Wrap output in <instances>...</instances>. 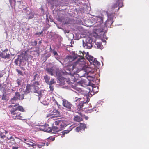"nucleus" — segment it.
<instances>
[{
  "instance_id": "6ab92c4d",
  "label": "nucleus",
  "mask_w": 149,
  "mask_h": 149,
  "mask_svg": "<svg viewBox=\"0 0 149 149\" xmlns=\"http://www.w3.org/2000/svg\"><path fill=\"white\" fill-rule=\"evenodd\" d=\"M81 84L82 85H83L88 86L90 84V81L89 80H87L86 79H83L81 81Z\"/></svg>"
},
{
  "instance_id": "2f4dec72",
  "label": "nucleus",
  "mask_w": 149,
  "mask_h": 149,
  "mask_svg": "<svg viewBox=\"0 0 149 149\" xmlns=\"http://www.w3.org/2000/svg\"><path fill=\"white\" fill-rule=\"evenodd\" d=\"M56 83V82L54 81V79H51L50 81L49 82V84H48L52 85L53 84H55Z\"/></svg>"
},
{
  "instance_id": "58836bf2",
  "label": "nucleus",
  "mask_w": 149,
  "mask_h": 149,
  "mask_svg": "<svg viewBox=\"0 0 149 149\" xmlns=\"http://www.w3.org/2000/svg\"><path fill=\"white\" fill-rule=\"evenodd\" d=\"M31 45L33 46H36L37 44V41L35 40L33 42H31Z\"/></svg>"
},
{
  "instance_id": "7c9ffc66",
  "label": "nucleus",
  "mask_w": 149,
  "mask_h": 149,
  "mask_svg": "<svg viewBox=\"0 0 149 149\" xmlns=\"http://www.w3.org/2000/svg\"><path fill=\"white\" fill-rule=\"evenodd\" d=\"M44 91L43 90H41L40 91H39V90H38V91L36 93H38V97H39V98L40 99V97L42 96V93L44 92Z\"/></svg>"
},
{
  "instance_id": "6e6552de",
  "label": "nucleus",
  "mask_w": 149,
  "mask_h": 149,
  "mask_svg": "<svg viewBox=\"0 0 149 149\" xmlns=\"http://www.w3.org/2000/svg\"><path fill=\"white\" fill-rule=\"evenodd\" d=\"M61 113L57 109H55L53 110L51 113V114H48L47 117H50L51 118L60 117L61 116Z\"/></svg>"
},
{
  "instance_id": "603ef678",
  "label": "nucleus",
  "mask_w": 149,
  "mask_h": 149,
  "mask_svg": "<svg viewBox=\"0 0 149 149\" xmlns=\"http://www.w3.org/2000/svg\"><path fill=\"white\" fill-rule=\"evenodd\" d=\"M42 33V31L40 32H39L38 33H36V35H38L39 34H41Z\"/></svg>"
},
{
  "instance_id": "5701e85b",
  "label": "nucleus",
  "mask_w": 149,
  "mask_h": 149,
  "mask_svg": "<svg viewBox=\"0 0 149 149\" xmlns=\"http://www.w3.org/2000/svg\"><path fill=\"white\" fill-rule=\"evenodd\" d=\"M92 64L96 67L99 66L100 65V63L95 58Z\"/></svg>"
},
{
  "instance_id": "a18cd8bd",
  "label": "nucleus",
  "mask_w": 149,
  "mask_h": 149,
  "mask_svg": "<svg viewBox=\"0 0 149 149\" xmlns=\"http://www.w3.org/2000/svg\"><path fill=\"white\" fill-rule=\"evenodd\" d=\"M53 54L54 55H57L58 54L57 52L56 51H54L53 52Z\"/></svg>"
},
{
  "instance_id": "473e14b6",
  "label": "nucleus",
  "mask_w": 149,
  "mask_h": 149,
  "mask_svg": "<svg viewBox=\"0 0 149 149\" xmlns=\"http://www.w3.org/2000/svg\"><path fill=\"white\" fill-rule=\"evenodd\" d=\"M97 21L98 20H100L99 21L100 22V24L102 23L103 22L102 17H97Z\"/></svg>"
},
{
  "instance_id": "f03ea898",
  "label": "nucleus",
  "mask_w": 149,
  "mask_h": 149,
  "mask_svg": "<svg viewBox=\"0 0 149 149\" xmlns=\"http://www.w3.org/2000/svg\"><path fill=\"white\" fill-rule=\"evenodd\" d=\"M88 90V91H86V90H84L80 93V94L84 95V97L83 98L75 97V102H77V103H79L77 106L79 110L83 109V107L84 104H86L89 101L90 99L88 97V93L90 91L89 89Z\"/></svg>"
},
{
  "instance_id": "c85d7f7f",
  "label": "nucleus",
  "mask_w": 149,
  "mask_h": 149,
  "mask_svg": "<svg viewBox=\"0 0 149 149\" xmlns=\"http://www.w3.org/2000/svg\"><path fill=\"white\" fill-rule=\"evenodd\" d=\"M6 84H4L3 85V86L1 84V86L0 87V89L1 91H2L3 92H5L6 88Z\"/></svg>"
},
{
  "instance_id": "20e7f679",
  "label": "nucleus",
  "mask_w": 149,
  "mask_h": 149,
  "mask_svg": "<svg viewBox=\"0 0 149 149\" xmlns=\"http://www.w3.org/2000/svg\"><path fill=\"white\" fill-rule=\"evenodd\" d=\"M62 72L63 73L61 74V75L58 74V76L57 77V79L60 81V83L61 85H64V84H69L70 82V81L69 79L65 77L66 75H67L68 72L65 71H62Z\"/></svg>"
},
{
  "instance_id": "c756f323",
  "label": "nucleus",
  "mask_w": 149,
  "mask_h": 149,
  "mask_svg": "<svg viewBox=\"0 0 149 149\" xmlns=\"http://www.w3.org/2000/svg\"><path fill=\"white\" fill-rule=\"evenodd\" d=\"M61 120H58L56 121H55L54 123V124H53L54 125H56V126H59V127L60 126V125L61 124Z\"/></svg>"
},
{
  "instance_id": "72a5a7b5",
  "label": "nucleus",
  "mask_w": 149,
  "mask_h": 149,
  "mask_svg": "<svg viewBox=\"0 0 149 149\" xmlns=\"http://www.w3.org/2000/svg\"><path fill=\"white\" fill-rule=\"evenodd\" d=\"M16 71L18 72V74H19L21 76H23V74L22 72L20 70L17 69L16 70Z\"/></svg>"
},
{
  "instance_id": "13d9d810",
  "label": "nucleus",
  "mask_w": 149,
  "mask_h": 149,
  "mask_svg": "<svg viewBox=\"0 0 149 149\" xmlns=\"http://www.w3.org/2000/svg\"><path fill=\"white\" fill-rule=\"evenodd\" d=\"M1 84H0V87H1Z\"/></svg>"
},
{
  "instance_id": "052dcab7",
  "label": "nucleus",
  "mask_w": 149,
  "mask_h": 149,
  "mask_svg": "<svg viewBox=\"0 0 149 149\" xmlns=\"http://www.w3.org/2000/svg\"><path fill=\"white\" fill-rule=\"evenodd\" d=\"M8 149V148H6V149Z\"/></svg>"
},
{
  "instance_id": "4c0bfd02",
  "label": "nucleus",
  "mask_w": 149,
  "mask_h": 149,
  "mask_svg": "<svg viewBox=\"0 0 149 149\" xmlns=\"http://www.w3.org/2000/svg\"><path fill=\"white\" fill-rule=\"evenodd\" d=\"M81 130V129L80 126H78L75 128V130L76 132H79Z\"/></svg>"
},
{
  "instance_id": "f3484780",
  "label": "nucleus",
  "mask_w": 149,
  "mask_h": 149,
  "mask_svg": "<svg viewBox=\"0 0 149 149\" xmlns=\"http://www.w3.org/2000/svg\"><path fill=\"white\" fill-rule=\"evenodd\" d=\"M89 73L87 76V79L89 81H91L93 80V79L95 78V74L93 73L92 75H90Z\"/></svg>"
},
{
  "instance_id": "9d476101",
  "label": "nucleus",
  "mask_w": 149,
  "mask_h": 149,
  "mask_svg": "<svg viewBox=\"0 0 149 149\" xmlns=\"http://www.w3.org/2000/svg\"><path fill=\"white\" fill-rule=\"evenodd\" d=\"M15 93V96L10 100L12 104H13L12 102L13 100L16 101L18 100H22L24 99V95H22L21 96L19 93L18 92H16Z\"/></svg>"
},
{
  "instance_id": "864d4df0",
  "label": "nucleus",
  "mask_w": 149,
  "mask_h": 149,
  "mask_svg": "<svg viewBox=\"0 0 149 149\" xmlns=\"http://www.w3.org/2000/svg\"><path fill=\"white\" fill-rule=\"evenodd\" d=\"M55 103H56V104L57 105H58V102L56 101H55Z\"/></svg>"
},
{
  "instance_id": "2eb2a0df",
  "label": "nucleus",
  "mask_w": 149,
  "mask_h": 149,
  "mask_svg": "<svg viewBox=\"0 0 149 149\" xmlns=\"http://www.w3.org/2000/svg\"><path fill=\"white\" fill-rule=\"evenodd\" d=\"M75 127V126L73 125H72L70 127V130H65L62 131L61 132L62 133L61 135V137H64L65 135V134L68 133L70 131H71Z\"/></svg>"
},
{
  "instance_id": "a878e982",
  "label": "nucleus",
  "mask_w": 149,
  "mask_h": 149,
  "mask_svg": "<svg viewBox=\"0 0 149 149\" xmlns=\"http://www.w3.org/2000/svg\"><path fill=\"white\" fill-rule=\"evenodd\" d=\"M112 20V19L111 20L110 19H109V18H108L105 24L106 26H108V24H109V25L111 26L113 23V22Z\"/></svg>"
},
{
  "instance_id": "c03bdc74",
  "label": "nucleus",
  "mask_w": 149,
  "mask_h": 149,
  "mask_svg": "<svg viewBox=\"0 0 149 149\" xmlns=\"http://www.w3.org/2000/svg\"><path fill=\"white\" fill-rule=\"evenodd\" d=\"M19 59L17 58V59H16L15 60V63L16 65H18V61H19Z\"/></svg>"
},
{
  "instance_id": "aec40b11",
  "label": "nucleus",
  "mask_w": 149,
  "mask_h": 149,
  "mask_svg": "<svg viewBox=\"0 0 149 149\" xmlns=\"http://www.w3.org/2000/svg\"><path fill=\"white\" fill-rule=\"evenodd\" d=\"M33 141L30 139V141L28 142H24L26 144L29 145L33 147L34 148V146H36V145L35 143H34L33 142Z\"/></svg>"
},
{
  "instance_id": "423d86ee",
  "label": "nucleus",
  "mask_w": 149,
  "mask_h": 149,
  "mask_svg": "<svg viewBox=\"0 0 149 149\" xmlns=\"http://www.w3.org/2000/svg\"><path fill=\"white\" fill-rule=\"evenodd\" d=\"M62 105L65 107L67 111H73L75 109L74 106L68 101L66 99L62 100Z\"/></svg>"
},
{
  "instance_id": "bb28decb",
  "label": "nucleus",
  "mask_w": 149,
  "mask_h": 149,
  "mask_svg": "<svg viewBox=\"0 0 149 149\" xmlns=\"http://www.w3.org/2000/svg\"><path fill=\"white\" fill-rule=\"evenodd\" d=\"M44 79L45 80V81L46 83L48 84H49V81L50 79V77L46 75L44 77Z\"/></svg>"
},
{
  "instance_id": "412c9836",
  "label": "nucleus",
  "mask_w": 149,
  "mask_h": 149,
  "mask_svg": "<svg viewBox=\"0 0 149 149\" xmlns=\"http://www.w3.org/2000/svg\"><path fill=\"white\" fill-rule=\"evenodd\" d=\"M59 126H55L53 124L52 126V131L53 130V131H57L60 130V128Z\"/></svg>"
},
{
  "instance_id": "49530a36",
  "label": "nucleus",
  "mask_w": 149,
  "mask_h": 149,
  "mask_svg": "<svg viewBox=\"0 0 149 149\" xmlns=\"http://www.w3.org/2000/svg\"><path fill=\"white\" fill-rule=\"evenodd\" d=\"M18 146H13L12 148V149H18Z\"/></svg>"
},
{
  "instance_id": "4d7b16f0",
  "label": "nucleus",
  "mask_w": 149,
  "mask_h": 149,
  "mask_svg": "<svg viewBox=\"0 0 149 149\" xmlns=\"http://www.w3.org/2000/svg\"><path fill=\"white\" fill-rule=\"evenodd\" d=\"M12 91H14L13 90V89H11Z\"/></svg>"
},
{
  "instance_id": "ea45409f",
  "label": "nucleus",
  "mask_w": 149,
  "mask_h": 149,
  "mask_svg": "<svg viewBox=\"0 0 149 149\" xmlns=\"http://www.w3.org/2000/svg\"><path fill=\"white\" fill-rule=\"evenodd\" d=\"M97 47L98 48L101 49L102 47V45L101 43H98L97 45Z\"/></svg>"
},
{
  "instance_id": "0eeeda50",
  "label": "nucleus",
  "mask_w": 149,
  "mask_h": 149,
  "mask_svg": "<svg viewBox=\"0 0 149 149\" xmlns=\"http://www.w3.org/2000/svg\"><path fill=\"white\" fill-rule=\"evenodd\" d=\"M83 46L86 49H90L92 47V40L90 38L83 40Z\"/></svg>"
},
{
  "instance_id": "7ed1b4c3",
  "label": "nucleus",
  "mask_w": 149,
  "mask_h": 149,
  "mask_svg": "<svg viewBox=\"0 0 149 149\" xmlns=\"http://www.w3.org/2000/svg\"><path fill=\"white\" fill-rule=\"evenodd\" d=\"M39 82L38 81H35L32 84H27L26 89L24 91L25 94L29 93L30 92L36 93L38 91L39 89L38 85Z\"/></svg>"
},
{
  "instance_id": "8fccbe9b",
  "label": "nucleus",
  "mask_w": 149,
  "mask_h": 149,
  "mask_svg": "<svg viewBox=\"0 0 149 149\" xmlns=\"http://www.w3.org/2000/svg\"><path fill=\"white\" fill-rule=\"evenodd\" d=\"M21 68L22 70L23 71H25V68L23 67H21Z\"/></svg>"
},
{
  "instance_id": "3c124183",
  "label": "nucleus",
  "mask_w": 149,
  "mask_h": 149,
  "mask_svg": "<svg viewBox=\"0 0 149 149\" xmlns=\"http://www.w3.org/2000/svg\"><path fill=\"white\" fill-rule=\"evenodd\" d=\"M3 76V74L2 73H0V78L2 77Z\"/></svg>"
},
{
  "instance_id": "a19ab883",
  "label": "nucleus",
  "mask_w": 149,
  "mask_h": 149,
  "mask_svg": "<svg viewBox=\"0 0 149 149\" xmlns=\"http://www.w3.org/2000/svg\"><path fill=\"white\" fill-rule=\"evenodd\" d=\"M34 17V15H33L31 14V15L29 16L28 18V20H29L30 19H32Z\"/></svg>"
},
{
  "instance_id": "6e6d98bb",
  "label": "nucleus",
  "mask_w": 149,
  "mask_h": 149,
  "mask_svg": "<svg viewBox=\"0 0 149 149\" xmlns=\"http://www.w3.org/2000/svg\"><path fill=\"white\" fill-rule=\"evenodd\" d=\"M10 89H8V90H7V92H10Z\"/></svg>"
},
{
  "instance_id": "1a4fd4ad",
  "label": "nucleus",
  "mask_w": 149,
  "mask_h": 149,
  "mask_svg": "<svg viewBox=\"0 0 149 149\" xmlns=\"http://www.w3.org/2000/svg\"><path fill=\"white\" fill-rule=\"evenodd\" d=\"M1 57L5 59H9L10 58V52L8 50L6 49L3 51L0 54Z\"/></svg>"
},
{
  "instance_id": "4be33fe9",
  "label": "nucleus",
  "mask_w": 149,
  "mask_h": 149,
  "mask_svg": "<svg viewBox=\"0 0 149 149\" xmlns=\"http://www.w3.org/2000/svg\"><path fill=\"white\" fill-rule=\"evenodd\" d=\"M7 138L8 140H10V143L14 144L15 143V140L14 137L13 136L7 137Z\"/></svg>"
},
{
  "instance_id": "09e8293b",
  "label": "nucleus",
  "mask_w": 149,
  "mask_h": 149,
  "mask_svg": "<svg viewBox=\"0 0 149 149\" xmlns=\"http://www.w3.org/2000/svg\"><path fill=\"white\" fill-rule=\"evenodd\" d=\"M6 137V136L5 135H1V137L2 138H4Z\"/></svg>"
},
{
  "instance_id": "39448f33",
  "label": "nucleus",
  "mask_w": 149,
  "mask_h": 149,
  "mask_svg": "<svg viewBox=\"0 0 149 149\" xmlns=\"http://www.w3.org/2000/svg\"><path fill=\"white\" fill-rule=\"evenodd\" d=\"M46 70L47 72L50 74L51 75H56L57 78L58 76V74L61 75L63 73L58 68H56L55 67H52L51 68H48L46 69Z\"/></svg>"
},
{
  "instance_id": "4468645a",
  "label": "nucleus",
  "mask_w": 149,
  "mask_h": 149,
  "mask_svg": "<svg viewBox=\"0 0 149 149\" xmlns=\"http://www.w3.org/2000/svg\"><path fill=\"white\" fill-rule=\"evenodd\" d=\"M68 71L69 72L67 73V75H68V77L71 83H72L71 81L73 82L75 81L76 79L75 77L73 75L71 74L70 71L69 70Z\"/></svg>"
},
{
  "instance_id": "9b49d317",
  "label": "nucleus",
  "mask_w": 149,
  "mask_h": 149,
  "mask_svg": "<svg viewBox=\"0 0 149 149\" xmlns=\"http://www.w3.org/2000/svg\"><path fill=\"white\" fill-rule=\"evenodd\" d=\"M40 129L41 130L45 132H52V128L49 127V125L48 124H45V125L41 126L40 128Z\"/></svg>"
},
{
  "instance_id": "de8ad7c7",
  "label": "nucleus",
  "mask_w": 149,
  "mask_h": 149,
  "mask_svg": "<svg viewBox=\"0 0 149 149\" xmlns=\"http://www.w3.org/2000/svg\"><path fill=\"white\" fill-rule=\"evenodd\" d=\"M9 2L10 3H11L13 2H14L15 3V0H9Z\"/></svg>"
},
{
  "instance_id": "5fc2aeb1",
  "label": "nucleus",
  "mask_w": 149,
  "mask_h": 149,
  "mask_svg": "<svg viewBox=\"0 0 149 149\" xmlns=\"http://www.w3.org/2000/svg\"><path fill=\"white\" fill-rule=\"evenodd\" d=\"M42 43V42H41V41H40L39 42V44H41Z\"/></svg>"
},
{
  "instance_id": "b1692460",
  "label": "nucleus",
  "mask_w": 149,
  "mask_h": 149,
  "mask_svg": "<svg viewBox=\"0 0 149 149\" xmlns=\"http://www.w3.org/2000/svg\"><path fill=\"white\" fill-rule=\"evenodd\" d=\"M74 121L78 122H79L82 120V118L78 116H75L74 118Z\"/></svg>"
},
{
  "instance_id": "c9c22d12",
  "label": "nucleus",
  "mask_w": 149,
  "mask_h": 149,
  "mask_svg": "<svg viewBox=\"0 0 149 149\" xmlns=\"http://www.w3.org/2000/svg\"><path fill=\"white\" fill-rule=\"evenodd\" d=\"M23 140L22 141H24V142H28L30 141V139L28 138H23Z\"/></svg>"
},
{
  "instance_id": "ddd939ff",
  "label": "nucleus",
  "mask_w": 149,
  "mask_h": 149,
  "mask_svg": "<svg viewBox=\"0 0 149 149\" xmlns=\"http://www.w3.org/2000/svg\"><path fill=\"white\" fill-rule=\"evenodd\" d=\"M79 56V55H78L77 54H74L73 56H67L66 58H65V60L66 61H68V62L69 61H72L76 59Z\"/></svg>"
},
{
  "instance_id": "37998d69",
  "label": "nucleus",
  "mask_w": 149,
  "mask_h": 149,
  "mask_svg": "<svg viewBox=\"0 0 149 149\" xmlns=\"http://www.w3.org/2000/svg\"><path fill=\"white\" fill-rule=\"evenodd\" d=\"M45 145V143H42L41 144H39L38 145V147L39 148H41L42 146H43Z\"/></svg>"
},
{
  "instance_id": "bf43d9fd",
  "label": "nucleus",
  "mask_w": 149,
  "mask_h": 149,
  "mask_svg": "<svg viewBox=\"0 0 149 149\" xmlns=\"http://www.w3.org/2000/svg\"><path fill=\"white\" fill-rule=\"evenodd\" d=\"M54 139H54V138H53V140H54Z\"/></svg>"
},
{
  "instance_id": "f257e3e1",
  "label": "nucleus",
  "mask_w": 149,
  "mask_h": 149,
  "mask_svg": "<svg viewBox=\"0 0 149 149\" xmlns=\"http://www.w3.org/2000/svg\"><path fill=\"white\" fill-rule=\"evenodd\" d=\"M11 109L10 111L12 115V118L14 119H23L22 114L18 111L22 112L24 111V109L19 104H15L14 105H10L8 107Z\"/></svg>"
},
{
  "instance_id": "dca6fc26",
  "label": "nucleus",
  "mask_w": 149,
  "mask_h": 149,
  "mask_svg": "<svg viewBox=\"0 0 149 149\" xmlns=\"http://www.w3.org/2000/svg\"><path fill=\"white\" fill-rule=\"evenodd\" d=\"M86 57L87 59L90 62V63L92 64L93 62L95 60V58L93 57L92 56L86 54Z\"/></svg>"
},
{
  "instance_id": "f8f14e48",
  "label": "nucleus",
  "mask_w": 149,
  "mask_h": 149,
  "mask_svg": "<svg viewBox=\"0 0 149 149\" xmlns=\"http://www.w3.org/2000/svg\"><path fill=\"white\" fill-rule=\"evenodd\" d=\"M81 54L82 55H81L80 56H78L79 57V58L77 59L76 61L77 63L79 64L80 65L84 64L85 63L84 61L85 59L84 56V54L81 52L80 54Z\"/></svg>"
},
{
  "instance_id": "393cba45",
  "label": "nucleus",
  "mask_w": 149,
  "mask_h": 149,
  "mask_svg": "<svg viewBox=\"0 0 149 149\" xmlns=\"http://www.w3.org/2000/svg\"><path fill=\"white\" fill-rule=\"evenodd\" d=\"M33 74H34V78L33 79L32 81H35L36 80H38V78L39 77V75L35 72H34Z\"/></svg>"
},
{
  "instance_id": "79ce46f5",
  "label": "nucleus",
  "mask_w": 149,
  "mask_h": 149,
  "mask_svg": "<svg viewBox=\"0 0 149 149\" xmlns=\"http://www.w3.org/2000/svg\"><path fill=\"white\" fill-rule=\"evenodd\" d=\"M49 87L50 89V90L52 91H53L54 90L53 86L52 85H49Z\"/></svg>"
},
{
  "instance_id": "f704fd0d",
  "label": "nucleus",
  "mask_w": 149,
  "mask_h": 149,
  "mask_svg": "<svg viewBox=\"0 0 149 149\" xmlns=\"http://www.w3.org/2000/svg\"><path fill=\"white\" fill-rule=\"evenodd\" d=\"M2 100H7V96L6 95V94H5L4 93H3V96L2 97Z\"/></svg>"
},
{
  "instance_id": "e433bc0d",
  "label": "nucleus",
  "mask_w": 149,
  "mask_h": 149,
  "mask_svg": "<svg viewBox=\"0 0 149 149\" xmlns=\"http://www.w3.org/2000/svg\"><path fill=\"white\" fill-rule=\"evenodd\" d=\"M21 80H20L19 79H17L16 80V82L18 84V86H18L21 85Z\"/></svg>"
},
{
  "instance_id": "a211bd4d",
  "label": "nucleus",
  "mask_w": 149,
  "mask_h": 149,
  "mask_svg": "<svg viewBox=\"0 0 149 149\" xmlns=\"http://www.w3.org/2000/svg\"><path fill=\"white\" fill-rule=\"evenodd\" d=\"M61 122L60 126L59 127H60V130H61L63 128L66 127L67 125L66 123V122L65 121L61 120Z\"/></svg>"
},
{
  "instance_id": "cd10ccee",
  "label": "nucleus",
  "mask_w": 149,
  "mask_h": 149,
  "mask_svg": "<svg viewBox=\"0 0 149 149\" xmlns=\"http://www.w3.org/2000/svg\"><path fill=\"white\" fill-rule=\"evenodd\" d=\"M79 126L81 130H84L86 128V125L84 123H80Z\"/></svg>"
}]
</instances>
